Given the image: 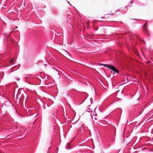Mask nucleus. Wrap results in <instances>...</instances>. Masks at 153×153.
I'll return each mask as SVG.
<instances>
[{"mask_svg": "<svg viewBox=\"0 0 153 153\" xmlns=\"http://www.w3.org/2000/svg\"><path fill=\"white\" fill-rule=\"evenodd\" d=\"M146 25H147V24H146V23L144 24V26H146Z\"/></svg>", "mask_w": 153, "mask_h": 153, "instance_id": "3", "label": "nucleus"}, {"mask_svg": "<svg viewBox=\"0 0 153 153\" xmlns=\"http://www.w3.org/2000/svg\"><path fill=\"white\" fill-rule=\"evenodd\" d=\"M68 54H69V56H70V57H71V56L70 55V54H69L68 52Z\"/></svg>", "mask_w": 153, "mask_h": 153, "instance_id": "4", "label": "nucleus"}, {"mask_svg": "<svg viewBox=\"0 0 153 153\" xmlns=\"http://www.w3.org/2000/svg\"><path fill=\"white\" fill-rule=\"evenodd\" d=\"M104 66L109 68L110 70L116 73H118L119 71L114 66L108 64H102Z\"/></svg>", "mask_w": 153, "mask_h": 153, "instance_id": "1", "label": "nucleus"}, {"mask_svg": "<svg viewBox=\"0 0 153 153\" xmlns=\"http://www.w3.org/2000/svg\"><path fill=\"white\" fill-rule=\"evenodd\" d=\"M92 119H93L94 118V119H95V120H97V118L95 117V116H94V117H93V116H92Z\"/></svg>", "mask_w": 153, "mask_h": 153, "instance_id": "2", "label": "nucleus"}, {"mask_svg": "<svg viewBox=\"0 0 153 153\" xmlns=\"http://www.w3.org/2000/svg\"><path fill=\"white\" fill-rule=\"evenodd\" d=\"M0 153H1V152H0Z\"/></svg>", "mask_w": 153, "mask_h": 153, "instance_id": "5", "label": "nucleus"}]
</instances>
